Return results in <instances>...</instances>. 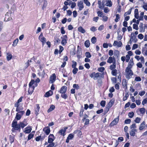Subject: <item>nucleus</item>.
<instances>
[{
    "instance_id": "nucleus-1",
    "label": "nucleus",
    "mask_w": 147,
    "mask_h": 147,
    "mask_svg": "<svg viewBox=\"0 0 147 147\" xmlns=\"http://www.w3.org/2000/svg\"><path fill=\"white\" fill-rule=\"evenodd\" d=\"M23 98V96H21L14 104L15 107H16V111L17 112L21 111V110L22 111L23 109V108L22 106H20V103L22 101Z\"/></svg>"
},
{
    "instance_id": "nucleus-2",
    "label": "nucleus",
    "mask_w": 147,
    "mask_h": 147,
    "mask_svg": "<svg viewBox=\"0 0 147 147\" xmlns=\"http://www.w3.org/2000/svg\"><path fill=\"white\" fill-rule=\"evenodd\" d=\"M131 68H130V67H126L125 70L126 78L127 79H129L131 78L133 74L132 71L131 70Z\"/></svg>"
},
{
    "instance_id": "nucleus-3",
    "label": "nucleus",
    "mask_w": 147,
    "mask_h": 147,
    "mask_svg": "<svg viewBox=\"0 0 147 147\" xmlns=\"http://www.w3.org/2000/svg\"><path fill=\"white\" fill-rule=\"evenodd\" d=\"M12 126L13 128L12 129V131H14L15 130H19L20 131V126L19 124H17V121L14 120L12 124Z\"/></svg>"
},
{
    "instance_id": "nucleus-4",
    "label": "nucleus",
    "mask_w": 147,
    "mask_h": 147,
    "mask_svg": "<svg viewBox=\"0 0 147 147\" xmlns=\"http://www.w3.org/2000/svg\"><path fill=\"white\" fill-rule=\"evenodd\" d=\"M34 82L35 81L34 80H32L29 84V88L28 90V92L29 94H31L34 90L35 87L34 86H32V85Z\"/></svg>"
},
{
    "instance_id": "nucleus-5",
    "label": "nucleus",
    "mask_w": 147,
    "mask_h": 147,
    "mask_svg": "<svg viewBox=\"0 0 147 147\" xmlns=\"http://www.w3.org/2000/svg\"><path fill=\"white\" fill-rule=\"evenodd\" d=\"M13 14L10 11L7 12L5 15L4 21L7 22L12 20L11 17H13Z\"/></svg>"
},
{
    "instance_id": "nucleus-6",
    "label": "nucleus",
    "mask_w": 147,
    "mask_h": 147,
    "mask_svg": "<svg viewBox=\"0 0 147 147\" xmlns=\"http://www.w3.org/2000/svg\"><path fill=\"white\" fill-rule=\"evenodd\" d=\"M18 112L16 114L15 118L17 120H19L23 115L24 114L25 111H21Z\"/></svg>"
},
{
    "instance_id": "nucleus-7",
    "label": "nucleus",
    "mask_w": 147,
    "mask_h": 147,
    "mask_svg": "<svg viewBox=\"0 0 147 147\" xmlns=\"http://www.w3.org/2000/svg\"><path fill=\"white\" fill-rule=\"evenodd\" d=\"M38 39L42 42V45L43 46L44 44L46 43V39L43 36L42 33H41L39 36Z\"/></svg>"
},
{
    "instance_id": "nucleus-8",
    "label": "nucleus",
    "mask_w": 147,
    "mask_h": 147,
    "mask_svg": "<svg viewBox=\"0 0 147 147\" xmlns=\"http://www.w3.org/2000/svg\"><path fill=\"white\" fill-rule=\"evenodd\" d=\"M62 39L61 43V44L63 45H65L67 41V37L66 35H65L63 36V37H61Z\"/></svg>"
},
{
    "instance_id": "nucleus-9",
    "label": "nucleus",
    "mask_w": 147,
    "mask_h": 147,
    "mask_svg": "<svg viewBox=\"0 0 147 147\" xmlns=\"http://www.w3.org/2000/svg\"><path fill=\"white\" fill-rule=\"evenodd\" d=\"M107 62L109 63H116V59L114 56L110 57L107 59Z\"/></svg>"
},
{
    "instance_id": "nucleus-10",
    "label": "nucleus",
    "mask_w": 147,
    "mask_h": 147,
    "mask_svg": "<svg viewBox=\"0 0 147 147\" xmlns=\"http://www.w3.org/2000/svg\"><path fill=\"white\" fill-rule=\"evenodd\" d=\"M78 6L79 7V10H82L84 8L83 2L82 1L78 2Z\"/></svg>"
},
{
    "instance_id": "nucleus-11",
    "label": "nucleus",
    "mask_w": 147,
    "mask_h": 147,
    "mask_svg": "<svg viewBox=\"0 0 147 147\" xmlns=\"http://www.w3.org/2000/svg\"><path fill=\"white\" fill-rule=\"evenodd\" d=\"M122 44L121 42L120 41L118 42L115 40L114 41L113 45L114 46H117L118 47H120L122 45Z\"/></svg>"
},
{
    "instance_id": "nucleus-12",
    "label": "nucleus",
    "mask_w": 147,
    "mask_h": 147,
    "mask_svg": "<svg viewBox=\"0 0 147 147\" xmlns=\"http://www.w3.org/2000/svg\"><path fill=\"white\" fill-rule=\"evenodd\" d=\"M56 76L55 74H53L50 78V83H53L55 80Z\"/></svg>"
},
{
    "instance_id": "nucleus-13",
    "label": "nucleus",
    "mask_w": 147,
    "mask_h": 147,
    "mask_svg": "<svg viewBox=\"0 0 147 147\" xmlns=\"http://www.w3.org/2000/svg\"><path fill=\"white\" fill-rule=\"evenodd\" d=\"M119 120V116L117 118H115L114 120L111 122L110 123V125L113 126L116 125L118 122Z\"/></svg>"
},
{
    "instance_id": "nucleus-14",
    "label": "nucleus",
    "mask_w": 147,
    "mask_h": 147,
    "mask_svg": "<svg viewBox=\"0 0 147 147\" xmlns=\"http://www.w3.org/2000/svg\"><path fill=\"white\" fill-rule=\"evenodd\" d=\"M114 100L112 99L109 102L108 104L106 105V107L109 109H110L111 107L112 106L113 104L114 103Z\"/></svg>"
},
{
    "instance_id": "nucleus-15",
    "label": "nucleus",
    "mask_w": 147,
    "mask_h": 147,
    "mask_svg": "<svg viewBox=\"0 0 147 147\" xmlns=\"http://www.w3.org/2000/svg\"><path fill=\"white\" fill-rule=\"evenodd\" d=\"M67 129V127H65L64 129H61L59 132V133L60 135H62L63 136H64L65 135V133L66 131V130Z\"/></svg>"
},
{
    "instance_id": "nucleus-16",
    "label": "nucleus",
    "mask_w": 147,
    "mask_h": 147,
    "mask_svg": "<svg viewBox=\"0 0 147 147\" xmlns=\"http://www.w3.org/2000/svg\"><path fill=\"white\" fill-rule=\"evenodd\" d=\"M67 87L65 86H63L62 87L60 91V93L61 94H64L66 91Z\"/></svg>"
},
{
    "instance_id": "nucleus-17",
    "label": "nucleus",
    "mask_w": 147,
    "mask_h": 147,
    "mask_svg": "<svg viewBox=\"0 0 147 147\" xmlns=\"http://www.w3.org/2000/svg\"><path fill=\"white\" fill-rule=\"evenodd\" d=\"M146 123L145 121H143L140 125L139 129L140 130L143 129L145 127Z\"/></svg>"
},
{
    "instance_id": "nucleus-18",
    "label": "nucleus",
    "mask_w": 147,
    "mask_h": 147,
    "mask_svg": "<svg viewBox=\"0 0 147 147\" xmlns=\"http://www.w3.org/2000/svg\"><path fill=\"white\" fill-rule=\"evenodd\" d=\"M140 32H144L145 31V28L143 26V24L140 23L139 25Z\"/></svg>"
},
{
    "instance_id": "nucleus-19",
    "label": "nucleus",
    "mask_w": 147,
    "mask_h": 147,
    "mask_svg": "<svg viewBox=\"0 0 147 147\" xmlns=\"http://www.w3.org/2000/svg\"><path fill=\"white\" fill-rule=\"evenodd\" d=\"M137 130L136 129H133L129 132L130 135L132 136H134L136 134V132H137Z\"/></svg>"
},
{
    "instance_id": "nucleus-20",
    "label": "nucleus",
    "mask_w": 147,
    "mask_h": 147,
    "mask_svg": "<svg viewBox=\"0 0 147 147\" xmlns=\"http://www.w3.org/2000/svg\"><path fill=\"white\" fill-rule=\"evenodd\" d=\"M43 130L47 135H48L50 132V128L48 127H45L43 129Z\"/></svg>"
},
{
    "instance_id": "nucleus-21",
    "label": "nucleus",
    "mask_w": 147,
    "mask_h": 147,
    "mask_svg": "<svg viewBox=\"0 0 147 147\" xmlns=\"http://www.w3.org/2000/svg\"><path fill=\"white\" fill-rule=\"evenodd\" d=\"M53 94V91L50 90L49 91L47 92L45 95V97H48L49 96H51Z\"/></svg>"
},
{
    "instance_id": "nucleus-22",
    "label": "nucleus",
    "mask_w": 147,
    "mask_h": 147,
    "mask_svg": "<svg viewBox=\"0 0 147 147\" xmlns=\"http://www.w3.org/2000/svg\"><path fill=\"white\" fill-rule=\"evenodd\" d=\"M106 6L109 7H111L112 5V3L111 0H106Z\"/></svg>"
},
{
    "instance_id": "nucleus-23",
    "label": "nucleus",
    "mask_w": 147,
    "mask_h": 147,
    "mask_svg": "<svg viewBox=\"0 0 147 147\" xmlns=\"http://www.w3.org/2000/svg\"><path fill=\"white\" fill-rule=\"evenodd\" d=\"M134 64V63L133 62V59L132 58H131L129 62V63L127 67H130V68H132Z\"/></svg>"
},
{
    "instance_id": "nucleus-24",
    "label": "nucleus",
    "mask_w": 147,
    "mask_h": 147,
    "mask_svg": "<svg viewBox=\"0 0 147 147\" xmlns=\"http://www.w3.org/2000/svg\"><path fill=\"white\" fill-rule=\"evenodd\" d=\"M94 74V77L93 78V79L94 80H96L98 77H100L101 74L99 72H97L96 73H95Z\"/></svg>"
},
{
    "instance_id": "nucleus-25",
    "label": "nucleus",
    "mask_w": 147,
    "mask_h": 147,
    "mask_svg": "<svg viewBox=\"0 0 147 147\" xmlns=\"http://www.w3.org/2000/svg\"><path fill=\"white\" fill-rule=\"evenodd\" d=\"M32 130V128L30 127H27L25 128L24 132L26 134L29 133Z\"/></svg>"
},
{
    "instance_id": "nucleus-26",
    "label": "nucleus",
    "mask_w": 147,
    "mask_h": 147,
    "mask_svg": "<svg viewBox=\"0 0 147 147\" xmlns=\"http://www.w3.org/2000/svg\"><path fill=\"white\" fill-rule=\"evenodd\" d=\"M78 29L79 32L82 33H84L86 32L85 30L82 26H80Z\"/></svg>"
},
{
    "instance_id": "nucleus-27",
    "label": "nucleus",
    "mask_w": 147,
    "mask_h": 147,
    "mask_svg": "<svg viewBox=\"0 0 147 147\" xmlns=\"http://www.w3.org/2000/svg\"><path fill=\"white\" fill-rule=\"evenodd\" d=\"M116 67V63H113L110 66L109 69L111 70L115 69Z\"/></svg>"
},
{
    "instance_id": "nucleus-28",
    "label": "nucleus",
    "mask_w": 147,
    "mask_h": 147,
    "mask_svg": "<svg viewBox=\"0 0 147 147\" xmlns=\"http://www.w3.org/2000/svg\"><path fill=\"white\" fill-rule=\"evenodd\" d=\"M55 106L53 105H52L49 108L47 112L49 113L51 111H53L55 109Z\"/></svg>"
},
{
    "instance_id": "nucleus-29",
    "label": "nucleus",
    "mask_w": 147,
    "mask_h": 147,
    "mask_svg": "<svg viewBox=\"0 0 147 147\" xmlns=\"http://www.w3.org/2000/svg\"><path fill=\"white\" fill-rule=\"evenodd\" d=\"M138 109L139 110L140 113L143 115L146 112V109L144 108H140Z\"/></svg>"
},
{
    "instance_id": "nucleus-30",
    "label": "nucleus",
    "mask_w": 147,
    "mask_h": 147,
    "mask_svg": "<svg viewBox=\"0 0 147 147\" xmlns=\"http://www.w3.org/2000/svg\"><path fill=\"white\" fill-rule=\"evenodd\" d=\"M19 125L20 127H21L22 128H23L27 125V124L24 123V122H21L20 123Z\"/></svg>"
},
{
    "instance_id": "nucleus-31",
    "label": "nucleus",
    "mask_w": 147,
    "mask_h": 147,
    "mask_svg": "<svg viewBox=\"0 0 147 147\" xmlns=\"http://www.w3.org/2000/svg\"><path fill=\"white\" fill-rule=\"evenodd\" d=\"M12 55L9 53L7 54V59L8 61L10 60L12 58Z\"/></svg>"
},
{
    "instance_id": "nucleus-32",
    "label": "nucleus",
    "mask_w": 147,
    "mask_h": 147,
    "mask_svg": "<svg viewBox=\"0 0 147 147\" xmlns=\"http://www.w3.org/2000/svg\"><path fill=\"white\" fill-rule=\"evenodd\" d=\"M122 84L123 86L125 87V89H127V83L125 80H123Z\"/></svg>"
},
{
    "instance_id": "nucleus-33",
    "label": "nucleus",
    "mask_w": 147,
    "mask_h": 147,
    "mask_svg": "<svg viewBox=\"0 0 147 147\" xmlns=\"http://www.w3.org/2000/svg\"><path fill=\"white\" fill-rule=\"evenodd\" d=\"M34 135V134L32 133V132L29 134L28 137V140H29L32 138L33 137Z\"/></svg>"
},
{
    "instance_id": "nucleus-34",
    "label": "nucleus",
    "mask_w": 147,
    "mask_h": 147,
    "mask_svg": "<svg viewBox=\"0 0 147 147\" xmlns=\"http://www.w3.org/2000/svg\"><path fill=\"white\" fill-rule=\"evenodd\" d=\"M86 47H88L90 46V42L89 40H86L84 43Z\"/></svg>"
},
{
    "instance_id": "nucleus-35",
    "label": "nucleus",
    "mask_w": 147,
    "mask_h": 147,
    "mask_svg": "<svg viewBox=\"0 0 147 147\" xmlns=\"http://www.w3.org/2000/svg\"><path fill=\"white\" fill-rule=\"evenodd\" d=\"M132 8H130L129 10H128L127 12H125L124 13V16H127L128 15H129L131 14V10H132Z\"/></svg>"
},
{
    "instance_id": "nucleus-36",
    "label": "nucleus",
    "mask_w": 147,
    "mask_h": 147,
    "mask_svg": "<svg viewBox=\"0 0 147 147\" xmlns=\"http://www.w3.org/2000/svg\"><path fill=\"white\" fill-rule=\"evenodd\" d=\"M40 107L39 105H36V108L35 109V112L36 114H38V113L39 111Z\"/></svg>"
},
{
    "instance_id": "nucleus-37",
    "label": "nucleus",
    "mask_w": 147,
    "mask_h": 147,
    "mask_svg": "<svg viewBox=\"0 0 147 147\" xmlns=\"http://www.w3.org/2000/svg\"><path fill=\"white\" fill-rule=\"evenodd\" d=\"M111 70L112 74L113 76H116L117 74V70L116 69H114Z\"/></svg>"
},
{
    "instance_id": "nucleus-38",
    "label": "nucleus",
    "mask_w": 147,
    "mask_h": 147,
    "mask_svg": "<svg viewBox=\"0 0 147 147\" xmlns=\"http://www.w3.org/2000/svg\"><path fill=\"white\" fill-rule=\"evenodd\" d=\"M84 3L87 6L89 7L90 6V3L88 0H84Z\"/></svg>"
},
{
    "instance_id": "nucleus-39",
    "label": "nucleus",
    "mask_w": 147,
    "mask_h": 147,
    "mask_svg": "<svg viewBox=\"0 0 147 147\" xmlns=\"http://www.w3.org/2000/svg\"><path fill=\"white\" fill-rule=\"evenodd\" d=\"M18 41L19 40L18 38H17L16 39L14 40L13 42V44L12 45L14 47L16 46L18 43Z\"/></svg>"
},
{
    "instance_id": "nucleus-40",
    "label": "nucleus",
    "mask_w": 147,
    "mask_h": 147,
    "mask_svg": "<svg viewBox=\"0 0 147 147\" xmlns=\"http://www.w3.org/2000/svg\"><path fill=\"white\" fill-rule=\"evenodd\" d=\"M141 120V119L140 118L137 117L136 118L134 121L136 123H140Z\"/></svg>"
},
{
    "instance_id": "nucleus-41",
    "label": "nucleus",
    "mask_w": 147,
    "mask_h": 147,
    "mask_svg": "<svg viewBox=\"0 0 147 147\" xmlns=\"http://www.w3.org/2000/svg\"><path fill=\"white\" fill-rule=\"evenodd\" d=\"M129 96L128 93V92H126L125 94V96L123 98V100L125 101L127 100L128 97Z\"/></svg>"
},
{
    "instance_id": "nucleus-42",
    "label": "nucleus",
    "mask_w": 147,
    "mask_h": 147,
    "mask_svg": "<svg viewBox=\"0 0 147 147\" xmlns=\"http://www.w3.org/2000/svg\"><path fill=\"white\" fill-rule=\"evenodd\" d=\"M96 39L95 37H93L91 39V41L92 43L94 44L96 43Z\"/></svg>"
},
{
    "instance_id": "nucleus-43",
    "label": "nucleus",
    "mask_w": 147,
    "mask_h": 147,
    "mask_svg": "<svg viewBox=\"0 0 147 147\" xmlns=\"http://www.w3.org/2000/svg\"><path fill=\"white\" fill-rule=\"evenodd\" d=\"M116 18L115 20V21L116 22H118L120 19V15L119 14H116Z\"/></svg>"
},
{
    "instance_id": "nucleus-44",
    "label": "nucleus",
    "mask_w": 147,
    "mask_h": 147,
    "mask_svg": "<svg viewBox=\"0 0 147 147\" xmlns=\"http://www.w3.org/2000/svg\"><path fill=\"white\" fill-rule=\"evenodd\" d=\"M109 11V8L107 7H105L104 8V11L105 13H107Z\"/></svg>"
},
{
    "instance_id": "nucleus-45",
    "label": "nucleus",
    "mask_w": 147,
    "mask_h": 147,
    "mask_svg": "<svg viewBox=\"0 0 147 147\" xmlns=\"http://www.w3.org/2000/svg\"><path fill=\"white\" fill-rule=\"evenodd\" d=\"M61 97L63 98L66 99L68 97V96L65 93L61 94Z\"/></svg>"
},
{
    "instance_id": "nucleus-46",
    "label": "nucleus",
    "mask_w": 147,
    "mask_h": 147,
    "mask_svg": "<svg viewBox=\"0 0 147 147\" xmlns=\"http://www.w3.org/2000/svg\"><path fill=\"white\" fill-rule=\"evenodd\" d=\"M133 28L136 30H138V25L135 24H134L133 25Z\"/></svg>"
},
{
    "instance_id": "nucleus-47",
    "label": "nucleus",
    "mask_w": 147,
    "mask_h": 147,
    "mask_svg": "<svg viewBox=\"0 0 147 147\" xmlns=\"http://www.w3.org/2000/svg\"><path fill=\"white\" fill-rule=\"evenodd\" d=\"M43 1L44 3L42 8L43 9H44V8L46 7L47 4V2L45 0H44Z\"/></svg>"
},
{
    "instance_id": "nucleus-48",
    "label": "nucleus",
    "mask_w": 147,
    "mask_h": 147,
    "mask_svg": "<svg viewBox=\"0 0 147 147\" xmlns=\"http://www.w3.org/2000/svg\"><path fill=\"white\" fill-rule=\"evenodd\" d=\"M74 68V69L73 70L72 72L74 74H76L77 72L78 71V68L76 67Z\"/></svg>"
},
{
    "instance_id": "nucleus-49",
    "label": "nucleus",
    "mask_w": 147,
    "mask_h": 147,
    "mask_svg": "<svg viewBox=\"0 0 147 147\" xmlns=\"http://www.w3.org/2000/svg\"><path fill=\"white\" fill-rule=\"evenodd\" d=\"M85 55L86 57L88 58H90L91 57V55L89 52H86L85 53Z\"/></svg>"
},
{
    "instance_id": "nucleus-50",
    "label": "nucleus",
    "mask_w": 147,
    "mask_h": 147,
    "mask_svg": "<svg viewBox=\"0 0 147 147\" xmlns=\"http://www.w3.org/2000/svg\"><path fill=\"white\" fill-rule=\"evenodd\" d=\"M134 115V113L133 112H130L128 113V116L129 118H132Z\"/></svg>"
},
{
    "instance_id": "nucleus-51",
    "label": "nucleus",
    "mask_w": 147,
    "mask_h": 147,
    "mask_svg": "<svg viewBox=\"0 0 147 147\" xmlns=\"http://www.w3.org/2000/svg\"><path fill=\"white\" fill-rule=\"evenodd\" d=\"M72 68H75L76 67V65H77V63L74 61H72Z\"/></svg>"
},
{
    "instance_id": "nucleus-52",
    "label": "nucleus",
    "mask_w": 147,
    "mask_h": 147,
    "mask_svg": "<svg viewBox=\"0 0 147 147\" xmlns=\"http://www.w3.org/2000/svg\"><path fill=\"white\" fill-rule=\"evenodd\" d=\"M106 102L104 100H102L101 101L100 104L101 106L102 107H104L105 105Z\"/></svg>"
},
{
    "instance_id": "nucleus-53",
    "label": "nucleus",
    "mask_w": 147,
    "mask_h": 147,
    "mask_svg": "<svg viewBox=\"0 0 147 147\" xmlns=\"http://www.w3.org/2000/svg\"><path fill=\"white\" fill-rule=\"evenodd\" d=\"M126 58L125 61L127 62H129V60L130 59V57L129 55H126L125 57Z\"/></svg>"
},
{
    "instance_id": "nucleus-54",
    "label": "nucleus",
    "mask_w": 147,
    "mask_h": 147,
    "mask_svg": "<svg viewBox=\"0 0 147 147\" xmlns=\"http://www.w3.org/2000/svg\"><path fill=\"white\" fill-rule=\"evenodd\" d=\"M105 68L104 67H100L98 68V70L99 72H102L105 70Z\"/></svg>"
},
{
    "instance_id": "nucleus-55",
    "label": "nucleus",
    "mask_w": 147,
    "mask_h": 147,
    "mask_svg": "<svg viewBox=\"0 0 147 147\" xmlns=\"http://www.w3.org/2000/svg\"><path fill=\"white\" fill-rule=\"evenodd\" d=\"M73 87L77 89H78L80 88V86L78 84H74L73 85Z\"/></svg>"
},
{
    "instance_id": "nucleus-56",
    "label": "nucleus",
    "mask_w": 147,
    "mask_h": 147,
    "mask_svg": "<svg viewBox=\"0 0 147 147\" xmlns=\"http://www.w3.org/2000/svg\"><path fill=\"white\" fill-rule=\"evenodd\" d=\"M76 6V3L75 2H72L71 3V8L73 9Z\"/></svg>"
},
{
    "instance_id": "nucleus-57",
    "label": "nucleus",
    "mask_w": 147,
    "mask_h": 147,
    "mask_svg": "<svg viewBox=\"0 0 147 147\" xmlns=\"http://www.w3.org/2000/svg\"><path fill=\"white\" fill-rule=\"evenodd\" d=\"M147 103V98L144 99L142 102V104L143 105H144L145 104Z\"/></svg>"
},
{
    "instance_id": "nucleus-58",
    "label": "nucleus",
    "mask_w": 147,
    "mask_h": 147,
    "mask_svg": "<svg viewBox=\"0 0 147 147\" xmlns=\"http://www.w3.org/2000/svg\"><path fill=\"white\" fill-rule=\"evenodd\" d=\"M61 32L62 34H64L65 33V31L64 30V27H61Z\"/></svg>"
},
{
    "instance_id": "nucleus-59",
    "label": "nucleus",
    "mask_w": 147,
    "mask_h": 147,
    "mask_svg": "<svg viewBox=\"0 0 147 147\" xmlns=\"http://www.w3.org/2000/svg\"><path fill=\"white\" fill-rule=\"evenodd\" d=\"M131 122V119H126L125 121V123L126 124H129Z\"/></svg>"
},
{
    "instance_id": "nucleus-60",
    "label": "nucleus",
    "mask_w": 147,
    "mask_h": 147,
    "mask_svg": "<svg viewBox=\"0 0 147 147\" xmlns=\"http://www.w3.org/2000/svg\"><path fill=\"white\" fill-rule=\"evenodd\" d=\"M135 80L136 81H140L141 80V79L139 77H135Z\"/></svg>"
},
{
    "instance_id": "nucleus-61",
    "label": "nucleus",
    "mask_w": 147,
    "mask_h": 147,
    "mask_svg": "<svg viewBox=\"0 0 147 147\" xmlns=\"http://www.w3.org/2000/svg\"><path fill=\"white\" fill-rule=\"evenodd\" d=\"M137 66L140 68H141L142 66V64L140 62L138 63L137 64Z\"/></svg>"
},
{
    "instance_id": "nucleus-62",
    "label": "nucleus",
    "mask_w": 147,
    "mask_h": 147,
    "mask_svg": "<svg viewBox=\"0 0 147 147\" xmlns=\"http://www.w3.org/2000/svg\"><path fill=\"white\" fill-rule=\"evenodd\" d=\"M67 15L68 16H71L72 13V12L70 10H68L67 11Z\"/></svg>"
},
{
    "instance_id": "nucleus-63",
    "label": "nucleus",
    "mask_w": 147,
    "mask_h": 147,
    "mask_svg": "<svg viewBox=\"0 0 147 147\" xmlns=\"http://www.w3.org/2000/svg\"><path fill=\"white\" fill-rule=\"evenodd\" d=\"M74 135L71 134H70L68 136L67 138L71 140L74 137Z\"/></svg>"
},
{
    "instance_id": "nucleus-64",
    "label": "nucleus",
    "mask_w": 147,
    "mask_h": 147,
    "mask_svg": "<svg viewBox=\"0 0 147 147\" xmlns=\"http://www.w3.org/2000/svg\"><path fill=\"white\" fill-rule=\"evenodd\" d=\"M54 145L55 144L54 143H51L46 147H53L54 146Z\"/></svg>"
}]
</instances>
